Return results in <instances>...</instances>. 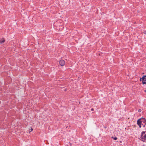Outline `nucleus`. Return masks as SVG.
<instances>
[{"label": "nucleus", "instance_id": "9d476101", "mask_svg": "<svg viewBox=\"0 0 146 146\" xmlns=\"http://www.w3.org/2000/svg\"><path fill=\"white\" fill-rule=\"evenodd\" d=\"M143 123V124H145V123Z\"/></svg>", "mask_w": 146, "mask_h": 146}, {"label": "nucleus", "instance_id": "f03ea898", "mask_svg": "<svg viewBox=\"0 0 146 146\" xmlns=\"http://www.w3.org/2000/svg\"><path fill=\"white\" fill-rule=\"evenodd\" d=\"M141 138V140L143 141L146 142V134L145 132L143 131L142 132Z\"/></svg>", "mask_w": 146, "mask_h": 146}, {"label": "nucleus", "instance_id": "423d86ee", "mask_svg": "<svg viewBox=\"0 0 146 146\" xmlns=\"http://www.w3.org/2000/svg\"><path fill=\"white\" fill-rule=\"evenodd\" d=\"M112 138H113L115 140H116L117 139V137H112Z\"/></svg>", "mask_w": 146, "mask_h": 146}, {"label": "nucleus", "instance_id": "6e6552de", "mask_svg": "<svg viewBox=\"0 0 146 146\" xmlns=\"http://www.w3.org/2000/svg\"><path fill=\"white\" fill-rule=\"evenodd\" d=\"M91 111H93L94 110V109L93 108H92L91 109Z\"/></svg>", "mask_w": 146, "mask_h": 146}, {"label": "nucleus", "instance_id": "20e7f679", "mask_svg": "<svg viewBox=\"0 0 146 146\" xmlns=\"http://www.w3.org/2000/svg\"><path fill=\"white\" fill-rule=\"evenodd\" d=\"M61 66H63L65 64V62L63 60H60L59 62Z\"/></svg>", "mask_w": 146, "mask_h": 146}, {"label": "nucleus", "instance_id": "0eeeda50", "mask_svg": "<svg viewBox=\"0 0 146 146\" xmlns=\"http://www.w3.org/2000/svg\"><path fill=\"white\" fill-rule=\"evenodd\" d=\"M141 110L140 109H139L138 110V112H141Z\"/></svg>", "mask_w": 146, "mask_h": 146}, {"label": "nucleus", "instance_id": "7ed1b4c3", "mask_svg": "<svg viewBox=\"0 0 146 146\" xmlns=\"http://www.w3.org/2000/svg\"><path fill=\"white\" fill-rule=\"evenodd\" d=\"M140 80L143 84H145L146 83V76H143L142 78L140 79Z\"/></svg>", "mask_w": 146, "mask_h": 146}, {"label": "nucleus", "instance_id": "39448f33", "mask_svg": "<svg viewBox=\"0 0 146 146\" xmlns=\"http://www.w3.org/2000/svg\"><path fill=\"white\" fill-rule=\"evenodd\" d=\"M5 41V40L4 38L0 40V43H2L4 42Z\"/></svg>", "mask_w": 146, "mask_h": 146}, {"label": "nucleus", "instance_id": "1a4fd4ad", "mask_svg": "<svg viewBox=\"0 0 146 146\" xmlns=\"http://www.w3.org/2000/svg\"><path fill=\"white\" fill-rule=\"evenodd\" d=\"M33 130V129H32V128H31V131Z\"/></svg>", "mask_w": 146, "mask_h": 146}, {"label": "nucleus", "instance_id": "f257e3e1", "mask_svg": "<svg viewBox=\"0 0 146 146\" xmlns=\"http://www.w3.org/2000/svg\"><path fill=\"white\" fill-rule=\"evenodd\" d=\"M137 124L140 128L141 127V125L145 127L146 125V119L143 118L139 119L137 121Z\"/></svg>", "mask_w": 146, "mask_h": 146}]
</instances>
